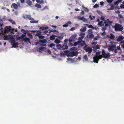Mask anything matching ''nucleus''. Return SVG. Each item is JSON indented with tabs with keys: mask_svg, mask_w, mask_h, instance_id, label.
<instances>
[{
	"mask_svg": "<svg viewBox=\"0 0 124 124\" xmlns=\"http://www.w3.org/2000/svg\"><path fill=\"white\" fill-rule=\"evenodd\" d=\"M65 53L67 56L71 57L74 56H77L78 53V51H70L68 50Z\"/></svg>",
	"mask_w": 124,
	"mask_h": 124,
	"instance_id": "obj_1",
	"label": "nucleus"
},
{
	"mask_svg": "<svg viewBox=\"0 0 124 124\" xmlns=\"http://www.w3.org/2000/svg\"><path fill=\"white\" fill-rule=\"evenodd\" d=\"M113 27L115 29L116 31H122L123 30V28L122 25L120 24L116 23Z\"/></svg>",
	"mask_w": 124,
	"mask_h": 124,
	"instance_id": "obj_2",
	"label": "nucleus"
},
{
	"mask_svg": "<svg viewBox=\"0 0 124 124\" xmlns=\"http://www.w3.org/2000/svg\"><path fill=\"white\" fill-rule=\"evenodd\" d=\"M102 54L103 58H109L110 55L109 53L106 51L104 50L103 49L102 50Z\"/></svg>",
	"mask_w": 124,
	"mask_h": 124,
	"instance_id": "obj_3",
	"label": "nucleus"
},
{
	"mask_svg": "<svg viewBox=\"0 0 124 124\" xmlns=\"http://www.w3.org/2000/svg\"><path fill=\"white\" fill-rule=\"evenodd\" d=\"M113 23L112 21H109V19H108L107 20H105L103 23V24L106 26H108L109 25Z\"/></svg>",
	"mask_w": 124,
	"mask_h": 124,
	"instance_id": "obj_4",
	"label": "nucleus"
},
{
	"mask_svg": "<svg viewBox=\"0 0 124 124\" xmlns=\"http://www.w3.org/2000/svg\"><path fill=\"white\" fill-rule=\"evenodd\" d=\"M77 36L76 34H75L71 36L69 39V41L70 42L72 41H75L76 40V37Z\"/></svg>",
	"mask_w": 124,
	"mask_h": 124,
	"instance_id": "obj_5",
	"label": "nucleus"
},
{
	"mask_svg": "<svg viewBox=\"0 0 124 124\" xmlns=\"http://www.w3.org/2000/svg\"><path fill=\"white\" fill-rule=\"evenodd\" d=\"M11 43L12 45V48H16L18 47V43L17 42H15L14 40H12Z\"/></svg>",
	"mask_w": 124,
	"mask_h": 124,
	"instance_id": "obj_6",
	"label": "nucleus"
},
{
	"mask_svg": "<svg viewBox=\"0 0 124 124\" xmlns=\"http://www.w3.org/2000/svg\"><path fill=\"white\" fill-rule=\"evenodd\" d=\"M86 45L84 47V50L86 52H88L89 53H91L92 51V49L89 47H86Z\"/></svg>",
	"mask_w": 124,
	"mask_h": 124,
	"instance_id": "obj_7",
	"label": "nucleus"
},
{
	"mask_svg": "<svg viewBox=\"0 0 124 124\" xmlns=\"http://www.w3.org/2000/svg\"><path fill=\"white\" fill-rule=\"evenodd\" d=\"M83 38V37H80L78 38V40H79L78 41H80L81 42H82L81 44V45L82 46H83L85 44V42L82 40V39Z\"/></svg>",
	"mask_w": 124,
	"mask_h": 124,
	"instance_id": "obj_8",
	"label": "nucleus"
},
{
	"mask_svg": "<svg viewBox=\"0 0 124 124\" xmlns=\"http://www.w3.org/2000/svg\"><path fill=\"white\" fill-rule=\"evenodd\" d=\"M68 46H67L66 43H64L63 44L61 47V49L62 50H64L66 49H68Z\"/></svg>",
	"mask_w": 124,
	"mask_h": 124,
	"instance_id": "obj_9",
	"label": "nucleus"
},
{
	"mask_svg": "<svg viewBox=\"0 0 124 124\" xmlns=\"http://www.w3.org/2000/svg\"><path fill=\"white\" fill-rule=\"evenodd\" d=\"M116 47V45H115L110 46H109V50H110L113 51Z\"/></svg>",
	"mask_w": 124,
	"mask_h": 124,
	"instance_id": "obj_10",
	"label": "nucleus"
},
{
	"mask_svg": "<svg viewBox=\"0 0 124 124\" xmlns=\"http://www.w3.org/2000/svg\"><path fill=\"white\" fill-rule=\"evenodd\" d=\"M124 39V37L122 35H120L117 39V40L118 42H120L122 41Z\"/></svg>",
	"mask_w": 124,
	"mask_h": 124,
	"instance_id": "obj_11",
	"label": "nucleus"
},
{
	"mask_svg": "<svg viewBox=\"0 0 124 124\" xmlns=\"http://www.w3.org/2000/svg\"><path fill=\"white\" fill-rule=\"evenodd\" d=\"M12 6L15 9H16L18 8V5L15 3H12V5L11 6V8H12Z\"/></svg>",
	"mask_w": 124,
	"mask_h": 124,
	"instance_id": "obj_12",
	"label": "nucleus"
},
{
	"mask_svg": "<svg viewBox=\"0 0 124 124\" xmlns=\"http://www.w3.org/2000/svg\"><path fill=\"white\" fill-rule=\"evenodd\" d=\"M94 62L96 63H97L99 60V58L95 56L93 58Z\"/></svg>",
	"mask_w": 124,
	"mask_h": 124,
	"instance_id": "obj_13",
	"label": "nucleus"
},
{
	"mask_svg": "<svg viewBox=\"0 0 124 124\" xmlns=\"http://www.w3.org/2000/svg\"><path fill=\"white\" fill-rule=\"evenodd\" d=\"M71 24V22L70 21H68L66 23L62 25L63 27H67L69 25Z\"/></svg>",
	"mask_w": 124,
	"mask_h": 124,
	"instance_id": "obj_14",
	"label": "nucleus"
},
{
	"mask_svg": "<svg viewBox=\"0 0 124 124\" xmlns=\"http://www.w3.org/2000/svg\"><path fill=\"white\" fill-rule=\"evenodd\" d=\"M23 41H24L25 42H28L29 43H30V39L28 38H23Z\"/></svg>",
	"mask_w": 124,
	"mask_h": 124,
	"instance_id": "obj_15",
	"label": "nucleus"
},
{
	"mask_svg": "<svg viewBox=\"0 0 124 124\" xmlns=\"http://www.w3.org/2000/svg\"><path fill=\"white\" fill-rule=\"evenodd\" d=\"M26 17L28 18L29 20H34V18H32L31 17V15H26Z\"/></svg>",
	"mask_w": 124,
	"mask_h": 124,
	"instance_id": "obj_16",
	"label": "nucleus"
},
{
	"mask_svg": "<svg viewBox=\"0 0 124 124\" xmlns=\"http://www.w3.org/2000/svg\"><path fill=\"white\" fill-rule=\"evenodd\" d=\"M10 28H8L7 27H6L4 28V32H7L10 31Z\"/></svg>",
	"mask_w": 124,
	"mask_h": 124,
	"instance_id": "obj_17",
	"label": "nucleus"
},
{
	"mask_svg": "<svg viewBox=\"0 0 124 124\" xmlns=\"http://www.w3.org/2000/svg\"><path fill=\"white\" fill-rule=\"evenodd\" d=\"M81 42L80 41H78L77 42H75L74 43V45L75 46H76L77 45H81Z\"/></svg>",
	"mask_w": 124,
	"mask_h": 124,
	"instance_id": "obj_18",
	"label": "nucleus"
},
{
	"mask_svg": "<svg viewBox=\"0 0 124 124\" xmlns=\"http://www.w3.org/2000/svg\"><path fill=\"white\" fill-rule=\"evenodd\" d=\"M87 37L89 39H91L94 37V35L93 34H89L87 35Z\"/></svg>",
	"mask_w": 124,
	"mask_h": 124,
	"instance_id": "obj_19",
	"label": "nucleus"
},
{
	"mask_svg": "<svg viewBox=\"0 0 124 124\" xmlns=\"http://www.w3.org/2000/svg\"><path fill=\"white\" fill-rule=\"evenodd\" d=\"M81 20H82L83 22L86 23H87L88 21L87 19L85 18L84 16L82 17L81 18Z\"/></svg>",
	"mask_w": 124,
	"mask_h": 124,
	"instance_id": "obj_20",
	"label": "nucleus"
},
{
	"mask_svg": "<svg viewBox=\"0 0 124 124\" xmlns=\"http://www.w3.org/2000/svg\"><path fill=\"white\" fill-rule=\"evenodd\" d=\"M55 36L54 35H53L52 36H51L49 38L50 40H54L55 39Z\"/></svg>",
	"mask_w": 124,
	"mask_h": 124,
	"instance_id": "obj_21",
	"label": "nucleus"
},
{
	"mask_svg": "<svg viewBox=\"0 0 124 124\" xmlns=\"http://www.w3.org/2000/svg\"><path fill=\"white\" fill-rule=\"evenodd\" d=\"M48 27H40L39 28V29L43 31L45 30H46L48 28Z\"/></svg>",
	"mask_w": 124,
	"mask_h": 124,
	"instance_id": "obj_22",
	"label": "nucleus"
},
{
	"mask_svg": "<svg viewBox=\"0 0 124 124\" xmlns=\"http://www.w3.org/2000/svg\"><path fill=\"white\" fill-rule=\"evenodd\" d=\"M46 40L45 39L39 40V42L40 43H46Z\"/></svg>",
	"mask_w": 124,
	"mask_h": 124,
	"instance_id": "obj_23",
	"label": "nucleus"
},
{
	"mask_svg": "<svg viewBox=\"0 0 124 124\" xmlns=\"http://www.w3.org/2000/svg\"><path fill=\"white\" fill-rule=\"evenodd\" d=\"M83 59L86 61H88V59L87 57L86 54H85V55L83 57Z\"/></svg>",
	"mask_w": 124,
	"mask_h": 124,
	"instance_id": "obj_24",
	"label": "nucleus"
},
{
	"mask_svg": "<svg viewBox=\"0 0 124 124\" xmlns=\"http://www.w3.org/2000/svg\"><path fill=\"white\" fill-rule=\"evenodd\" d=\"M36 2L39 4L43 3L44 2V1L43 0H36Z\"/></svg>",
	"mask_w": 124,
	"mask_h": 124,
	"instance_id": "obj_25",
	"label": "nucleus"
},
{
	"mask_svg": "<svg viewBox=\"0 0 124 124\" xmlns=\"http://www.w3.org/2000/svg\"><path fill=\"white\" fill-rule=\"evenodd\" d=\"M102 26L103 27H102V31H105V30L107 28L106 27H107V26H105L103 24H103L102 25Z\"/></svg>",
	"mask_w": 124,
	"mask_h": 124,
	"instance_id": "obj_26",
	"label": "nucleus"
},
{
	"mask_svg": "<svg viewBox=\"0 0 124 124\" xmlns=\"http://www.w3.org/2000/svg\"><path fill=\"white\" fill-rule=\"evenodd\" d=\"M109 36V38L111 39H113L115 38V36L112 33H111Z\"/></svg>",
	"mask_w": 124,
	"mask_h": 124,
	"instance_id": "obj_27",
	"label": "nucleus"
},
{
	"mask_svg": "<svg viewBox=\"0 0 124 124\" xmlns=\"http://www.w3.org/2000/svg\"><path fill=\"white\" fill-rule=\"evenodd\" d=\"M26 3H27L28 5L29 6H31L32 4V2L30 0H27Z\"/></svg>",
	"mask_w": 124,
	"mask_h": 124,
	"instance_id": "obj_28",
	"label": "nucleus"
},
{
	"mask_svg": "<svg viewBox=\"0 0 124 124\" xmlns=\"http://www.w3.org/2000/svg\"><path fill=\"white\" fill-rule=\"evenodd\" d=\"M60 42V39H58L57 38L54 41V42L56 44L59 43Z\"/></svg>",
	"mask_w": 124,
	"mask_h": 124,
	"instance_id": "obj_29",
	"label": "nucleus"
},
{
	"mask_svg": "<svg viewBox=\"0 0 124 124\" xmlns=\"http://www.w3.org/2000/svg\"><path fill=\"white\" fill-rule=\"evenodd\" d=\"M35 6L36 7L40 8H41V5L38 3H36L35 4Z\"/></svg>",
	"mask_w": 124,
	"mask_h": 124,
	"instance_id": "obj_30",
	"label": "nucleus"
},
{
	"mask_svg": "<svg viewBox=\"0 0 124 124\" xmlns=\"http://www.w3.org/2000/svg\"><path fill=\"white\" fill-rule=\"evenodd\" d=\"M83 9L85 11L88 12L89 11V9L83 6L82 7Z\"/></svg>",
	"mask_w": 124,
	"mask_h": 124,
	"instance_id": "obj_31",
	"label": "nucleus"
},
{
	"mask_svg": "<svg viewBox=\"0 0 124 124\" xmlns=\"http://www.w3.org/2000/svg\"><path fill=\"white\" fill-rule=\"evenodd\" d=\"M101 51L97 52L96 53V55L95 56L98 57V56L101 55Z\"/></svg>",
	"mask_w": 124,
	"mask_h": 124,
	"instance_id": "obj_32",
	"label": "nucleus"
},
{
	"mask_svg": "<svg viewBox=\"0 0 124 124\" xmlns=\"http://www.w3.org/2000/svg\"><path fill=\"white\" fill-rule=\"evenodd\" d=\"M45 49V47H40L39 48V51L40 52V51H42L44 49Z\"/></svg>",
	"mask_w": 124,
	"mask_h": 124,
	"instance_id": "obj_33",
	"label": "nucleus"
},
{
	"mask_svg": "<svg viewBox=\"0 0 124 124\" xmlns=\"http://www.w3.org/2000/svg\"><path fill=\"white\" fill-rule=\"evenodd\" d=\"M86 25L87 26H88V28H92L94 29V27L92 25H89L88 24H86L85 25Z\"/></svg>",
	"mask_w": 124,
	"mask_h": 124,
	"instance_id": "obj_34",
	"label": "nucleus"
},
{
	"mask_svg": "<svg viewBox=\"0 0 124 124\" xmlns=\"http://www.w3.org/2000/svg\"><path fill=\"white\" fill-rule=\"evenodd\" d=\"M103 23V22L102 21L99 22L98 23V25L101 26H102Z\"/></svg>",
	"mask_w": 124,
	"mask_h": 124,
	"instance_id": "obj_35",
	"label": "nucleus"
},
{
	"mask_svg": "<svg viewBox=\"0 0 124 124\" xmlns=\"http://www.w3.org/2000/svg\"><path fill=\"white\" fill-rule=\"evenodd\" d=\"M100 38L99 36L98 35L97 36H96L95 37H94L93 38V40H98V39L99 38Z\"/></svg>",
	"mask_w": 124,
	"mask_h": 124,
	"instance_id": "obj_36",
	"label": "nucleus"
},
{
	"mask_svg": "<svg viewBox=\"0 0 124 124\" xmlns=\"http://www.w3.org/2000/svg\"><path fill=\"white\" fill-rule=\"evenodd\" d=\"M86 28H82L81 29L80 31H82L83 32H85L86 31Z\"/></svg>",
	"mask_w": 124,
	"mask_h": 124,
	"instance_id": "obj_37",
	"label": "nucleus"
},
{
	"mask_svg": "<svg viewBox=\"0 0 124 124\" xmlns=\"http://www.w3.org/2000/svg\"><path fill=\"white\" fill-rule=\"evenodd\" d=\"M30 23H37L38 22V21H36L35 20H32L30 21Z\"/></svg>",
	"mask_w": 124,
	"mask_h": 124,
	"instance_id": "obj_38",
	"label": "nucleus"
},
{
	"mask_svg": "<svg viewBox=\"0 0 124 124\" xmlns=\"http://www.w3.org/2000/svg\"><path fill=\"white\" fill-rule=\"evenodd\" d=\"M41 34V32L40 31L36 34V35L39 37Z\"/></svg>",
	"mask_w": 124,
	"mask_h": 124,
	"instance_id": "obj_39",
	"label": "nucleus"
},
{
	"mask_svg": "<svg viewBox=\"0 0 124 124\" xmlns=\"http://www.w3.org/2000/svg\"><path fill=\"white\" fill-rule=\"evenodd\" d=\"M88 32L89 34H92L93 33L92 30L91 29H90L88 31Z\"/></svg>",
	"mask_w": 124,
	"mask_h": 124,
	"instance_id": "obj_40",
	"label": "nucleus"
},
{
	"mask_svg": "<svg viewBox=\"0 0 124 124\" xmlns=\"http://www.w3.org/2000/svg\"><path fill=\"white\" fill-rule=\"evenodd\" d=\"M27 36H29L30 38L32 39L33 38V37L31 34L28 33L27 34Z\"/></svg>",
	"mask_w": 124,
	"mask_h": 124,
	"instance_id": "obj_41",
	"label": "nucleus"
},
{
	"mask_svg": "<svg viewBox=\"0 0 124 124\" xmlns=\"http://www.w3.org/2000/svg\"><path fill=\"white\" fill-rule=\"evenodd\" d=\"M63 38V37L62 36H59L57 38L58 39H60V40L62 39Z\"/></svg>",
	"mask_w": 124,
	"mask_h": 124,
	"instance_id": "obj_42",
	"label": "nucleus"
},
{
	"mask_svg": "<svg viewBox=\"0 0 124 124\" xmlns=\"http://www.w3.org/2000/svg\"><path fill=\"white\" fill-rule=\"evenodd\" d=\"M9 21L11 23H12V24H16L15 22L14 21H13L12 20H9Z\"/></svg>",
	"mask_w": 124,
	"mask_h": 124,
	"instance_id": "obj_43",
	"label": "nucleus"
},
{
	"mask_svg": "<svg viewBox=\"0 0 124 124\" xmlns=\"http://www.w3.org/2000/svg\"><path fill=\"white\" fill-rule=\"evenodd\" d=\"M95 47L96 49H99L100 48V46L97 44L95 46Z\"/></svg>",
	"mask_w": 124,
	"mask_h": 124,
	"instance_id": "obj_44",
	"label": "nucleus"
},
{
	"mask_svg": "<svg viewBox=\"0 0 124 124\" xmlns=\"http://www.w3.org/2000/svg\"><path fill=\"white\" fill-rule=\"evenodd\" d=\"M89 18L91 20H93L94 19V18H95V16H92L91 15H90L89 16Z\"/></svg>",
	"mask_w": 124,
	"mask_h": 124,
	"instance_id": "obj_45",
	"label": "nucleus"
},
{
	"mask_svg": "<svg viewBox=\"0 0 124 124\" xmlns=\"http://www.w3.org/2000/svg\"><path fill=\"white\" fill-rule=\"evenodd\" d=\"M99 7V5L97 4H95L93 6L94 8H97Z\"/></svg>",
	"mask_w": 124,
	"mask_h": 124,
	"instance_id": "obj_46",
	"label": "nucleus"
},
{
	"mask_svg": "<svg viewBox=\"0 0 124 124\" xmlns=\"http://www.w3.org/2000/svg\"><path fill=\"white\" fill-rule=\"evenodd\" d=\"M9 39V38L7 35H5L4 36V39L5 40H8Z\"/></svg>",
	"mask_w": 124,
	"mask_h": 124,
	"instance_id": "obj_47",
	"label": "nucleus"
},
{
	"mask_svg": "<svg viewBox=\"0 0 124 124\" xmlns=\"http://www.w3.org/2000/svg\"><path fill=\"white\" fill-rule=\"evenodd\" d=\"M38 37L40 39H44L45 38V36L42 35H40Z\"/></svg>",
	"mask_w": 124,
	"mask_h": 124,
	"instance_id": "obj_48",
	"label": "nucleus"
},
{
	"mask_svg": "<svg viewBox=\"0 0 124 124\" xmlns=\"http://www.w3.org/2000/svg\"><path fill=\"white\" fill-rule=\"evenodd\" d=\"M85 34V33H81L80 34V36L82 37H83V38H84V35Z\"/></svg>",
	"mask_w": 124,
	"mask_h": 124,
	"instance_id": "obj_49",
	"label": "nucleus"
},
{
	"mask_svg": "<svg viewBox=\"0 0 124 124\" xmlns=\"http://www.w3.org/2000/svg\"><path fill=\"white\" fill-rule=\"evenodd\" d=\"M101 35L103 36H104L106 34V32L105 31H103V32L101 33Z\"/></svg>",
	"mask_w": 124,
	"mask_h": 124,
	"instance_id": "obj_50",
	"label": "nucleus"
},
{
	"mask_svg": "<svg viewBox=\"0 0 124 124\" xmlns=\"http://www.w3.org/2000/svg\"><path fill=\"white\" fill-rule=\"evenodd\" d=\"M39 45L41 46H46V44H45L41 43Z\"/></svg>",
	"mask_w": 124,
	"mask_h": 124,
	"instance_id": "obj_51",
	"label": "nucleus"
},
{
	"mask_svg": "<svg viewBox=\"0 0 124 124\" xmlns=\"http://www.w3.org/2000/svg\"><path fill=\"white\" fill-rule=\"evenodd\" d=\"M54 46V44L53 43H51L50 44V46L51 47H52L53 46Z\"/></svg>",
	"mask_w": 124,
	"mask_h": 124,
	"instance_id": "obj_52",
	"label": "nucleus"
},
{
	"mask_svg": "<svg viewBox=\"0 0 124 124\" xmlns=\"http://www.w3.org/2000/svg\"><path fill=\"white\" fill-rule=\"evenodd\" d=\"M98 57L99 58V59H101L103 57V56L102 54V55H100L98 56Z\"/></svg>",
	"mask_w": 124,
	"mask_h": 124,
	"instance_id": "obj_53",
	"label": "nucleus"
},
{
	"mask_svg": "<svg viewBox=\"0 0 124 124\" xmlns=\"http://www.w3.org/2000/svg\"><path fill=\"white\" fill-rule=\"evenodd\" d=\"M56 46L57 47H59L60 48V49H61V48H62L61 47L62 46L61 45L59 44L57 45Z\"/></svg>",
	"mask_w": 124,
	"mask_h": 124,
	"instance_id": "obj_54",
	"label": "nucleus"
},
{
	"mask_svg": "<svg viewBox=\"0 0 124 124\" xmlns=\"http://www.w3.org/2000/svg\"><path fill=\"white\" fill-rule=\"evenodd\" d=\"M75 27H73L71 28L70 29V31H73L75 30Z\"/></svg>",
	"mask_w": 124,
	"mask_h": 124,
	"instance_id": "obj_55",
	"label": "nucleus"
},
{
	"mask_svg": "<svg viewBox=\"0 0 124 124\" xmlns=\"http://www.w3.org/2000/svg\"><path fill=\"white\" fill-rule=\"evenodd\" d=\"M114 8V6L113 5H112L110 8V9L113 10Z\"/></svg>",
	"mask_w": 124,
	"mask_h": 124,
	"instance_id": "obj_56",
	"label": "nucleus"
},
{
	"mask_svg": "<svg viewBox=\"0 0 124 124\" xmlns=\"http://www.w3.org/2000/svg\"><path fill=\"white\" fill-rule=\"evenodd\" d=\"M47 52L48 53H49V54H51V52L50 50L48 49L47 50Z\"/></svg>",
	"mask_w": 124,
	"mask_h": 124,
	"instance_id": "obj_57",
	"label": "nucleus"
},
{
	"mask_svg": "<svg viewBox=\"0 0 124 124\" xmlns=\"http://www.w3.org/2000/svg\"><path fill=\"white\" fill-rule=\"evenodd\" d=\"M100 5L101 6H103L104 5V2L103 1H101L100 3Z\"/></svg>",
	"mask_w": 124,
	"mask_h": 124,
	"instance_id": "obj_58",
	"label": "nucleus"
},
{
	"mask_svg": "<svg viewBox=\"0 0 124 124\" xmlns=\"http://www.w3.org/2000/svg\"><path fill=\"white\" fill-rule=\"evenodd\" d=\"M67 42H68V39H65L64 40V43H66L67 44Z\"/></svg>",
	"mask_w": 124,
	"mask_h": 124,
	"instance_id": "obj_59",
	"label": "nucleus"
},
{
	"mask_svg": "<svg viewBox=\"0 0 124 124\" xmlns=\"http://www.w3.org/2000/svg\"><path fill=\"white\" fill-rule=\"evenodd\" d=\"M118 3H119L117 1V0L115 1L114 3V4L115 5H116L117 4H118Z\"/></svg>",
	"mask_w": 124,
	"mask_h": 124,
	"instance_id": "obj_60",
	"label": "nucleus"
},
{
	"mask_svg": "<svg viewBox=\"0 0 124 124\" xmlns=\"http://www.w3.org/2000/svg\"><path fill=\"white\" fill-rule=\"evenodd\" d=\"M120 7L121 8H124V5L122 4L120 5Z\"/></svg>",
	"mask_w": 124,
	"mask_h": 124,
	"instance_id": "obj_61",
	"label": "nucleus"
},
{
	"mask_svg": "<svg viewBox=\"0 0 124 124\" xmlns=\"http://www.w3.org/2000/svg\"><path fill=\"white\" fill-rule=\"evenodd\" d=\"M20 2L22 3H23L24 2V0H19Z\"/></svg>",
	"mask_w": 124,
	"mask_h": 124,
	"instance_id": "obj_62",
	"label": "nucleus"
},
{
	"mask_svg": "<svg viewBox=\"0 0 124 124\" xmlns=\"http://www.w3.org/2000/svg\"><path fill=\"white\" fill-rule=\"evenodd\" d=\"M116 13H117L118 14H119L120 13V11L119 10H118L116 11Z\"/></svg>",
	"mask_w": 124,
	"mask_h": 124,
	"instance_id": "obj_63",
	"label": "nucleus"
},
{
	"mask_svg": "<svg viewBox=\"0 0 124 124\" xmlns=\"http://www.w3.org/2000/svg\"><path fill=\"white\" fill-rule=\"evenodd\" d=\"M120 42V44H124V40H123V41L122 40Z\"/></svg>",
	"mask_w": 124,
	"mask_h": 124,
	"instance_id": "obj_64",
	"label": "nucleus"
}]
</instances>
